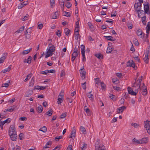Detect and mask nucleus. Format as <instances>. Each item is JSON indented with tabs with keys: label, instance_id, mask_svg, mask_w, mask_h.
<instances>
[{
	"label": "nucleus",
	"instance_id": "nucleus-1",
	"mask_svg": "<svg viewBox=\"0 0 150 150\" xmlns=\"http://www.w3.org/2000/svg\"><path fill=\"white\" fill-rule=\"evenodd\" d=\"M47 51L45 56V58H47L49 57L52 56V55L53 52H54L55 50V48L54 46V45H52V46L49 47V48H47Z\"/></svg>",
	"mask_w": 150,
	"mask_h": 150
},
{
	"label": "nucleus",
	"instance_id": "nucleus-2",
	"mask_svg": "<svg viewBox=\"0 0 150 150\" xmlns=\"http://www.w3.org/2000/svg\"><path fill=\"white\" fill-rule=\"evenodd\" d=\"M149 56V50H146L145 54L143 56V60L146 64L148 63Z\"/></svg>",
	"mask_w": 150,
	"mask_h": 150
},
{
	"label": "nucleus",
	"instance_id": "nucleus-3",
	"mask_svg": "<svg viewBox=\"0 0 150 150\" xmlns=\"http://www.w3.org/2000/svg\"><path fill=\"white\" fill-rule=\"evenodd\" d=\"M142 80V79H139L137 81L138 82V83H137L135 81L134 84L133 86V87H134L137 88V92L139 90L140 88V83Z\"/></svg>",
	"mask_w": 150,
	"mask_h": 150
},
{
	"label": "nucleus",
	"instance_id": "nucleus-4",
	"mask_svg": "<svg viewBox=\"0 0 150 150\" xmlns=\"http://www.w3.org/2000/svg\"><path fill=\"white\" fill-rule=\"evenodd\" d=\"M144 127L147 130V132L150 134V121L145 122Z\"/></svg>",
	"mask_w": 150,
	"mask_h": 150
},
{
	"label": "nucleus",
	"instance_id": "nucleus-5",
	"mask_svg": "<svg viewBox=\"0 0 150 150\" xmlns=\"http://www.w3.org/2000/svg\"><path fill=\"white\" fill-rule=\"evenodd\" d=\"M99 142H96L95 146V150H106L105 146L103 145H98Z\"/></svg>",
	"mask_w": 150,
	"mask_h": 150
},
{
	"label": "nucleus",
	"instance_id": "nucleus-6",
	"mask_svg": "<svg viewBox=\"0 0 150 150\" xmlns=\"http://www.w3.org/2000/svg\"><path fill=\"white\" fill-rule=\"evenodd\" d=\"M134 7L135 11L137 13L139 12L140 10L141 9V5L140 3L137 2L135 4Z\"/></svg>",
	"mask_w": 150,
	"mask_h": 150
},
{
	"label": "nucleus",
	"instance_id": "nucleus-7",
	"mask_svg": "<svg viewBox=\"0 0 150 150\" xmlns=\"http://www.w3.org/2000/svg\"><path fill=\"white\" fill-rule=\"evenodd\" d=\"M16 134L15 126L13 125H11L9 129V134Z\"/></svg>",
	"mask_w": 150,
	"mask_h": 150
},
{
	"label": "nucleus",
	"instance_id": "nucleus-8",
	"mask_svg": "<svg viewBox=\"0 0 150 150\" xmlns=\"http://www.w3.org/2000/svg\"><path fill=\"white\" fill-rule=\"evenodd\" d=\"M149 3H147L146 4H144V9L145 13L147 14H150V11H149Z\"/></svg>",
	"mask_w": 150,
	"mask_h": 150
},
{
	"label": "nucleus",
	"instance_id": "nucleus-9",
	"mask_svg": "<svg viewBox=\"0 0 150 150\" xmlns=\"http://www.w3.org/2000/svg\"><path fill=\"white\" fill-rule=\"evenodd\" d=\"M80 73L81 75V77L82 79H84L85 78L86 71L84 67L83 68L81 69L80 70Z\"/></svg>",
	"mask_w": 150,
	"mask_h": 150
},
{
	"label": "nucleus",
	"instance_id": "nucleus-10",
	"mask_svg": "<svg viewBox=\"0 0 150 150\" xmlns=\"http://www.w3.org/2000/svg\"><path fill=\"white\" fill-rule=\"evenodd\" d=\"M28 4V1H24L23 2L21 3L20 5L18 6V8L19 9H21L23 7L25 6Z\"/></svg>",
	"mask_w": 150,
	"mask_h": 150
},
{
	"label": "nucleus",
	"instance_id": "nucleus-11",
	"mask_svg": "<svg viewBox=\"0 0 150 150\" xmlns=\"http://www.w3.org/2000/svg\"><path fill=\"white\" fill-rule=\"evenodd\" d=\"M137 34L138 36H140V38H144V34L142 35L143 34L141 30L139 29L137 31Z\"/></svg>",
	"mask_w": 150,
	"mask_h": 150
},
{
	"label": "nucleus",
	"instance_id": "nucleus-12",
	"mask_svg": "<svg viewBox=\"0 0 150 150\" xmlns=\"http://www.w3.org/2000/svg\"><path fill=\"white\" fill-rule=\"evenodd\" d=\"M11 139L13 141H16L17 139V136L16 134H9Z\"/></svg>",
	"mask_w": 150,
	"mask_h": 150
},
{
	"label": "nucleus",
	"instance_id": "nucleus-13",
	"mask_svg": "<svg viewBox=\"0 0 150 150\" xmlns=\"http://www.w3.org/2000/svg\"><path fill=\"white\" fill-rule=\"evenodd\" d=\"M7 53L5 52L4 54V56L0 58V64L2 63L6 59V57L7 56Z\"/></svg>",
	"mask_w": 150,
	"mask_h": 150
},
{
	"label": "nucleus",
	"instance_id": "nucleus-14",
	"mask_svg": "<svg viewBox=\"0 0 150 150\" xmlns=\"http://www.w3.org/2000/svg\"><path fill=\"white\" fill-rule=\"evenodd\" d=\"M76 133V130L75 129V127H73L72 129V131L71 134V136L69 138H72L73 137H74Z\"/></svg>",
	"mask_w": 150,
	"mask_h": 150
},
{
	"label": "nucleus",
	"instance_id": "nucleus-15",
	"mask_svg": "<svg viewBox=\"0 0 150 150\" xmlns=\"http://www.w3.org/2000/svg\"><path fill=\"white\" fill-rule=\"evenodd\" d=\"M46 86H35V89L40 90H43L46 88Z\"/></svg>",
	"mask_w": 150,
	"mask_h": 150
},
{
	"label": "nucleus",
	"instance_id": "nucleus-16",
	"mask_svg": "<svg viewBox=\"0 0 150 150\" xmlns=\"http://www.w3.org/2000/svg\"><path fill=\"white\" fill-rule=\"evenodd\" d=\"M126 108V107L125 106H122L119 107L118 109L117 112L118 113H120V112H123L124 110Z\"/></svg>",
	"mask_w": 150,
	"mask_h": 150
},
{
	"label": "nucleus",
	"instance_id": "nucleus-17",
	"mask_svg": "<svg viewBox=\"0 0 150 150\" xmlns=\"http://www.w3.org/2000/svg\"><path fill=\"white\" fill-rule=\"evenodd\" d=\"M52 17L53 19H56L59 16V12L57 11L52 13Z\"/></svg>",
	"mask_w": 150,
	"mask_h": 150
},
{
	"label": "nucleus",
	"instance_id": "nucleus-18",
	"mask_svg": "<svg viewBox=\"0 0 150 150\" xmlns=\"http://www.w3.org/2000/svg\"><path fill=\"white\" fill-rule=\"evenodd\" d=\"M141 18H142V21L143 24L145 25L146 24V18L145 15H144L142 17H141Z\"/></svg>",
	"mask_w": 150,
	"mask_h": 150
},
{
	"label": "nucleus",
	"instance_id": "nucleus-19",
	"mask_svg": "<svg viewBox=\"0 0 150 150\" xmlns=\"http://www.w3.org/2000/svg\"><path fill=\"white\" fill-rule=\"evenodd\" d=\"M105 37L106 38V39L112 41H114L116 39L113 38L112 36H105Z\"/></svg>",
	"mask_w": 150,
	"mask_h": 150
},
{
	"label": "nucleus",
	"instance_id": "nucleus-20",
	"mask_svg": "<svg viewBox=\"0 0 150 150\" xmlns=\"http://www.w3.org/2000/svg\"><path fill=\"white\" fill-rule=\"evenodd\" d=\"M33 93V91L32 90H29L25 93V96L26 97H29Z\"/></svg>",
	"mask_w": 150,
	"mask_h": 150
},
{
	"label": "nucleus",
	"instance_id": "nucleus-21",
	"mask_svg": "<svg viewBox=\"0 0 150 150\" xmlns=\"http://www.w3.org/2000/svg\"><path fill=\"white\" fill-rule=\"evenodd\" d=\"M148 142V139L147 138H143L140 140V142L141 144H142L143 143H146Z\"/></svg>",
	"mask_w": 150,
	"mask_h": 150
},
{
	"label": "nucleus",
	"instance_id": "nucleus-22",
	"mask_svg": "<svg viewBox=\"0 0 150 150\" xmlns=\"http://www.w3.org/2000/svg\"><path fill=\"white\" fill-rule=\"evenodd\" d=\"M35 83L34 78V77L32 78L31 81L29 83V86H33Z\"/></svg>",
	"mask_w": 150,
	"mask_h": 150
},
{
	"label": "nucleus",
	"instance_id": "nucleus-23",
	"mask_svg": "<svg viewBox=\"0 0 150 150\" xmlns=\"http://www.w3.org/2000/svg\"><path fill=\"white\" fill-rule=\"evenodd\" d=\"M43 109L42 106L40 105L38 107L37 110L39 113H41L42 112Z\"/></svg>",
	"mask_w": 150,
	"mask_h": 150
},
{
	"label": "nucleus",
	"instance_id": "nucleus-24",
	"mask_svg": "<svg viewBox=\"0 0 150 150\" xmlns=\"http://www.w3.org/2000/svg\"><path fill=\"white\" fill-rule=\"evenodd\" d=\"M11 67H10V66H9L8 68L3 70L1 71V73L3 72V73H6L7 72H8L11 70Z\"/></svg>",
	"mask_w": 150,
	"mask_h": 150
},
{
	"label": "nucleus",
	"instance_id": "nucleus-25",
	"mask_svg": "<svg viewBox=\"0 0 150 150\" xmlns=\"http://www.w3.org/2000/svg\"><path fill=\"white\" fill-rule=\"evenodd\" d=\"M66 35L67 36H69L70 32V30L68 28H65L64 30Z\"/></svg>",
	"mask_w": 150,
	"mask_h": 150
},
{
	"label": "nucleus",
	"instance_id": "nucleus-26",
	"mask_svg": "<svg viewBox=\"0 0 150 150\" xmlns=\"http://www.w3.org/2000/svg\"><path fill=\"white\" fill-rule=\"evenodd\" d=\"M137 88V89H134V88H133V89H134V91H135V92L134 91H132V92H131V93L130 94L131 95H134V96H135V95H136L137 93V92H137V88Z\"/></svg>",
	"mask_w": 150,
	"mask_h": 150
},
{
	"label": "nucleus",
	"instance_id": "nucleus-27",
	"mask_svg": "<svg viewBox=\"0 0 150 150\" xmlns=\"http://www.w3.org/2000/svg\"><path fill=\"white\" fill-rule=\"evenodd\" d=\"M140 140H138L137 139L134 138L133 139L132 141L136 143L137 144H141V142H140Z\"/></svg>",
	"mask_w": 150,
	"mask_h": 150
},
{
	"label": "nucleus",
	"instance_id": "nucleus-28",
	"mask_svg": "<svg viewBox=\"0 0 150 150\" xmlns=\"http://www.w3.org/2000/svg\"><path fill=\"white\" fill-rule=\"evenodd\" d=\"M80 52L79 51L78 52H73V54L72 55V56H74L75 57H77L79 55V57L80 56Z\"/></svg>",
	"mask_w": 150,
	"mask_h": 150
},
{
	"label": "nucleus",
	"instance_id": "nucleus-29",
	"mask_svg": "<svg viewBox=\"0 0 150 150\" xmlns=\"http://www.w3.org/2000/svg\"><path fill=\"white\" fill-rule=\"evenodd\" d=\"M14 109L13 108H8V109H5L4 112H12L13 110Z\"/></svg>",
	"mask_w": 150,
	"mask_h": 150
},
{
	"label": "nucleus",
	"instance_id": "nucleus-30",
	"mask_svg": "<svg viewBox=\"0 0 150 150\" xmlns=\"http://www.w3.org/2000/svg\"><path fill=\"white\" fill-rule=\"evenodd\" d=\"M95 56L98 59H103L102 55L100 53L96 54L95 55Z\"/></svg>",
	"mask_w": 150,
	"mask_h": 150
},
{
	"label": "nucleus",
	"instance_id": "nucleus-31",
	"mask_svg": "<svg viewBox=\"0 0 150 150\" xmlns=\"http://www.w3.org/2000/svg\"><path fill=\"white\" fill-rule=\"evenodd\" d=\"M24 27L23 26H22L19 28V30H18L16 32L18 33H21L24 30Z\"/></svg>",
	"mask_w": 150,
	"mask_h": 150
},
{
	"label": "nucleus",
	"instance_id": "nucleus-32",
	"mask_svg": "<svg viewBox=\"0 0 150 150\" xmlns=\"http://www.w3.org/2000/svg\"><path fill=\"white\" fill-rule=\"evenodd\" d=\"M63 15L67 17H69L70 16V13L69 12H67L65 11H63Z\"/></svg>",
	"mask_w": 150,
	"mask_h": 150
},
{
	"label": "nucleus",
	"instance_id": "nucleus-33",
	"mask_svg": "<svg viewBox=\"0 0 150 150\" xmlns=\"http://www.w3.org/2000/svg\"><path fill=\"white\" fill-rule=\"evenodd\" d=\"M52 110L51 109H50L46 113V114L49 116H50L52 115Z\"/></svg>",
	"mask_w": 150,
	"mask_h": 150
},
{
	"label": "nucleus",
	"instance_id": "nucleus-34",
	"mask_svg": "<svg viewBox=\"0 0 150 150\" xmlns=\"http://www.w3.org/2000/svg\"><path fill=\"white\" fill-rule=\"evenodd\" d=\"M112 50V48L111 47H108L106 51L107 53H112L111 52Z\"/></svg>",
	"mask_w": 150,
	"mask_h": 150
},
{
	"label": "nucleus",
	"instance_id": "nucleus-35",
	"mask_svg": "<svg viewBox=\"0 0 150 150\" xmlns=\"http://www.w3.org/2000/svg\"><path fill=\"white\" fill-rule=\"evenodd\" d=\"M95 86L97 87L99 83L100 82V80L98 78H96L95 79Z\"/></svg>",
	"mask_w": 150,
	"mask_h": 150
},
{
	"label": "nucleus",
	"instance_id": "nucleus-36",
	"mask_svg": "<svg viewBox=\"0 0 150 150\" xmlns=\"http://www.w3.org/2000/svg\"><path fill=\"white\" fill-rule=\"evenodd\" d=\"M63 99L64 98H58V101H57V103L58 104H61V103H62V102H61V101H63Z\"/></svg>",
	"mask_w": 150,
	"mask_h": 150
},
{
	"label": "nucleus",
	"instance_id": "nucleus-37",
	"mask_svg": "<svg viewBox=\"0 0 150 150\" xmlns=\"http://www.w3.org/2000/svg\"><path fill=\"white\" fill-rule=\"evenodd\" d=\"M24 137V134L22 133H21L19 135L18 138L20 140H22Z\"/></svg>",
	"mask_w": 150,
	"mask_h": 150
},
{
	"label": "nucleus",
	"instance_id": "nucleus-38",
	"mask_svg": "<svg viewBox=\"0 0 150 150\" xmlns=\"http://www.w3.org/2000/svg\"><path fill=\"white\" fill-rule=\"evenodd\" d=\"M74 35L76 38L75 39L78 40V39L80 38V35L79 33H74Z\"/></svg>",
	"mask_w": 150,
	"mask_h": 150
},
{
	"label": "nucleus",
	"instance_id": "nucleus-39",
	"mask_svg": "<svg viewBox=\"0 0 150 150\" xmlns=\"http://www.w3.org/2000/svg\"><path fill=\"white\" fill-rule=\"evenodd\" d=\"M100 85L101 87V88L102 90L105 89L106 86L103 82H100Z\"/></svg>",
	"mask_w": 150,
	"mask_h": 150
},
{
	"label": "nucleus",
	"instance_id": "nucleus-40",
	"mask_svg": "<svg viewBox=\"0 0 150 150\" xmlns=\"http://www.w3.org/2000/svg\"><path fill=\"white\" fill-rule=\"evenodd\" d=\"M47 129L45 126H44L42 128H41L39 130L41 131L44 132H45L47 131Z\"/></svg>",
	"mask_w": 150,
	"mask_h": 150
},
{
	"label": "nucleus",
	"instance_id": "nucleus-41",
	"mask_svg": "<svg viewBox=\"0 0 150 150\" xmlns=\"http://www.w3.org/2000/svg\"><path fill=\"white\" fill-rule=\"evenodd\" d=\"M131 125L135 128H137L139 125V124L134 123H131Z\"/></svg>",
	"mask_w": 150,
	"mask_h": 150
},
{
	"label": "nucleus",
	"instance_id": "nucleus-42",
	"mask_svg": "<svg viewBox=\"0 0 150 150\" xmlns=\"http://www.w3.org/2000/svg\"><path fill=\"white\" fill-rule=\"evenodd\" d=\"M109 97L111 98V99L114 101H115L116 100L115 96L113 94H111L109 96Z\"/></svg>",
	"mask_w": 150,
	"mask_h": 150
},
{
	"label": "nucleus",
	"instance_id": "nucleus-43",
	"mask_svg": "<svg viewBox=\"0 0 150 150\" xmlns=\"http://www.w3.org/2000/svg\"><path fill=\"white\" fill-rule=\"evenodd\" d=\"M81 52H85V47L84 45H82L81 46Z\"/></svg>",
	"mask_w": 150,
	"mask_h": 150
},
{
	"label": "nucleus",
	"instance_id": "nucleus-44",
	"mask_svg": "<svg viewBox=\"0 0 150 150\" xmlns=\"http://www.w3.org/2000/svg\"><path fill=\"white\" fill-rule=\"evenodd\" d=\"M133 61H129L127 63V66L128 67H131Z\"/></svg>",
	"mask_w": 150,
	"mask_h": 150
},
{
	"label": "nucleus",
	"instance_id": "nucleus-45",
	"mask_svg": "<svg viewBox=\"0 0 150 150\" xmlns=\"http://www.w3.org/2000/svg\"><path fill=\"white\" fill-rule=\"evenodd\" d=\"M32 57L30 56H29L27 60V63L28 64H30L31 63V60L32 59Z\"/></svg>",
	"mask_w": 150,
	"mask_h": 150
},
{
	"label": "nucleus",
	"instance_id": "nucleus-46",
	"mask_svg": "<svg viewBox=\"0 0 150 150\" xmlns=\"http://www.w3.org/2000/svg\"><path fill=\"white\" fill-rule=\"evenodd\" d=\"M51 6L53 7L55 5V1L54 0H50Z\"/></svg>",
	"mask_w": 150,
	"mask_h": 150
},
{
	"label": "nucleus",
	"instance_id": "nucleus-47",
	"mask_svg": "<svg viewBox=\"0 0 150 150\" xmlns=\"http://www.w3.org/2000/svg\"><path fill=\"white\" fill-rule=\"evenodd\" d=\"M93 96V94L91 93V92L88 93L87 95V96L89 98H91V100H92L93 99L92 96Z\"/></svg>",
	"mask_w": 150,
	"mask_h": 150
},
{
	"label": "nucleus",
	"instance_id": "nucleus-48",
	"mask_svg": "<svg viewBox=\"0 0 150 150\" xmlns=\"http://www.w3.org/2000/svg\"><path fill=\"white\" fill-rule=\"evenodd\" d=\"M51 144L49 142H47L46 144V145H45L44 148H48L50 147L51 146Z\"/></svg>",
	"mask_w": 150,
	"mask_h": 150
},
{
	"label": "nucleus",
	"instance_id": "nucleus-49",
	"mask_svg": "<svg viewBox=\"0 0 150 150\" xmlns=\"http://www.w3.org/2000/svg\"><path fill=\"white\" fill-rule=\"evenodd\" d=\"M113 88L115 90L117 91L120 90L121 89V88L120 87L117 86H113Z\"/></svg>",
	"mask_w": 150,
	"mask_h": 150
},
{
	"label": "nucleus",
	"instance_id": "nucleus-50",
	"mask_svg": "<svg viewBox=\"0 0 150 150\" xmlns=\"http://www.w3.org/2000/svg\"><path fill=\"white\" fill-rule=\"evenodd\" d=\"M71 4L68 2H67L65 4V6H66L68 8H70L71 6Z\"/></svg>",
	"mask_w": 150,
	"mask_h": 150
},
{
	"label": "nucleus",
	"instance_id": "nucleus-51",
	"mask_svg": "<svg viewBox=\"0 0 150 150\" xmlns=\"http://www.w3.org/2000/svg\"><path fill=\"white\" fill-rule=\"evenodd\" d=\"M141 92L142 94L144 96H145L147 94V89H144Z\"/></svg>",
	"mask_w": 150,
	"mask_h": 150
},
{
	"label": "nucleus",
	"instance_id": "nucleus-52",
	"mask_svg": "<svg viewBox=\"0 0 150 150\" xmlns=\"http://www.w3.org/2000/svg\"><path fill=\"white\" fill-rule=\"evenodd\" d=\"M133 42L134 44L135 45H136V46H138L139 45V43L138 41V40L137 39H135L134 40Z\"/></svg>",
	"mask_w": 150,
	"mask_h": 150
},
{
	"label": "nucleus",
	"instance_id": "nucleus-53",
	"mask_svg": "<svg viewBox=\"0 0 150 150\" xmlns=\"http://www.w3.org/2000/svg\"><path fill=\"white\" fill-rule=\"evenodd\" d=\"M62 136H57L55 137V139L56 141H58L59 140L62 138Z\"/></svg>",
	"mask_w": 150,
	"mask_h": 150
},
{
	"label": "nucleus",
	"instance_id": "nucleus-54",
	"mask_svg": "<svg viewBox=\"0 0 150 150\" xmlns=\"http://www.w3.org/2000/svg\"><path fill=\"white\" fill-rule=\"evenodd\" d=\"M85 111L86 113L88 114V115H90L91 114V113L89 110L88 108H86V109H85Z\"/></svg>",
	"mask_w": 150,
	"mask_h": 150
},
{
	"label": "nucleus",
	"instance_id": "nucleus-55",
	"mask_svg": "<svg viewBox=\"0 0 150 150\" xmlns=\"http://www.w3.org/2000/svg\"><path fill=\"white\" fill-rule=\"evenodd\" d=\"M39 22H38V28H39L40 29H41L42 28L43 26V25L42 24L40 23L39 24Z\"/></svg>",
	"mask_w": 150,
	"mask_h": 150
},
{
	"label": "nucleus",
	"instance_id": "nucleus-56",
	"mask_svg": "<svg viewBox=\"0 0 150 150\" xmlns=\"http://www.w3.org/2000/svg\"><path fill=\"white\" fill-rule=\"evenodd\" d=\"M81 132L83 133L84 134V132L86 131V129L82 126H81Z\"/></svg>",
	"mask_w": 150,
	"mask_h": 150
},
{
	"label": "nucleus",
	"instance_id": "nucleus-57",
	"mask_svg": "<svg viewBox=\"0 0 150 150\" xmlns=\"http://www.w3.org/2000/svg\"><path fill=\"white\" fill-rule=\"evenodd\" d=\"M11 121V119L10 118L7 119L6 120L4 121L3 122L5 124L6 123H9Z\"/></svg>",
	"mask_w": 150,
	"mask_h": 150
},
{
	"label": "nucleus",
	"instance_id": "nucleus-58",
	"mask_svg": "<svg viewBox=\"0 0 150 150\" xmlns=\"http://www.w3.org/2000/svg\"><path fill=\"white\" fill-rule=\"evenodd\" d=\"M66 114H67L66 113H62L60 115V118L62 119L63 118L65 117L66 116V115H67Z\"/></svg>",
	"mask_w": 150,
	"mask_h": 150
},
{
	"label": "nucleus",
	"instance_id": "nucleus-59",
	"mask_svg": "<svg viewBox=\"0 0 150 150\" xmlns=\"http://www.w3.org/2000/svg\"><path fill=\"white\" fill-rule=\"evenodd\" d=\"M47 73H48V70H46L45 71H41L40 74H46Z\"/></svg>",
	"mask_w": 150,
	"mask_h": 150
},
{
	"label": "nucleus",
	"instance_id": "nucleus-60",
	"mask_svg": "<svg viewBox=\"0 0 150 150\" xmlns=\"http://www.w3.org/2000/svg\"><path fill=\"white\" fill-rule=\"evenodd\" d=\"M59 95V97H60V96H64V91L63 90H62Z\"/></svg>",
	"mask_w": 150,
	"mask_h": 150
},
{
	"label": "nucleus",
	"instance_id": "nucleus-61",
	"mask_svg": "<svg viewBox=\"0 0 150 150\" xmlns=\"http://www.w3.org/2000/svg\"><path fill=\"white\" fill-rule=\"evenodd\" d=\"M29 51H28V50H24L22 53L23 55L29 53Z\"/></svg>",
	"mask_w": 150,
	"mask_h": 150
},
{
	"label": "nucleus",
	"instance_id": "nucleus-62",
	"mask_svg": "<svg viewBox=\"0 0 150 150\" xmlns=\"http://www.w3.org/2000/svg\"><path fill=\"white\" fill-rule=\"evenodd\" d=\"M29 16L28 14H26L25 16H24V17L22 18V20L23 21H25L27 20V18Z\"/></svg>",
	"mask_w": 150,
	"mask_h": 150
},
{
	"label": "nucleus",
	"instance_id": "nucleus-63",
	"mask_svg": "<svg viewBox=\"0 0 150 150\" xmlns=\"http://www.w3.org/2000/svg\"><path fill=\"white\" fill-rule=\"evenodd\" d=\"M9 86V84L8 83H3L2 87H7Z\"/></svg>",
	"mask_w": 150,
	"mask_h": 150
},
{
	"label": "nucleus",
	"instance_id": "nucleus-64",
	"mask_svg": "<svg viewBox=\"0 0 150 150\" xmlns=\"http://www.w3.org/2000/svg\"><path fill=\"white\" fill-rule=\"evenodd\" d=\"M20 120L21 121H25L27 120L26 117H22L20 118Z\"/></svg>",
	"mask_w": 150,
	"mask_h": 150
}]
</instances>
